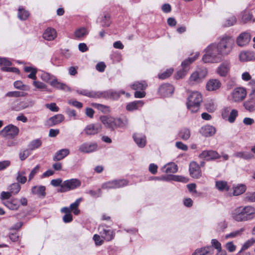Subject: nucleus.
Instances as JSON below:
<instances>
[{
    "instance_id": "1",
    "label": "nucleus",
    "mask_w": 255,
    "mask_h": 255,
    "mask_svg": "<svg viewBox=\"0 0 255 255\" xmlns=\"http://www.w3.org/2000/svg\"><path fill=\"white\" fill-rule=\"evenodd\" d=\"M205 54L202 57L204 63H216L220 62L223 56L220 52L216 43L209 45L205 49Z\"/></svg>"
},
{
    "instance_id": "2",
    "label": "nucleus",
    "mask_w": 255,
    "mask_h": 255,
    "mask_svg": "<svg viewBox=\"0 0 255 255\" xmlns=\"http://www.w3.org/2000/svg\"><path fill=\"white\" fill-rule=\"evenodd\" d=\"M100 120L106 128L111 130H114L118 128H125L128 123L127 118L122 120L120 118H114L107 116L101 117Z\"/></svg>"
},
{
    "instance_id": "3",
    "label": "nucleus",
    "mask_w": 255,
    "mask_h": 255,
    "mask_svg": "<svg viewBox=\"0 0 255 255\" xmlns=\"http://www.w3.org/2000/svg\"><path fill=\"white\" fill-rule=\"evenodd\" d=\"M202 102V96L201 93L197 91L192 92L187 98V108L191 113H197L200 109Z\"/></svg>"
},
{
    "instance_id": "4",
    "label": "nucleus",
    "mask_w": 255,
    "mask_h": 255,
    "mask_svg": "<svg viewBox=\"0 0 255 255\" xmlns=\"http://www.w3.org/2000/svg\"><path fill=\"white\" fill-rule=\"evenodd\" d=\"M234 39L230 36H223L220 38L218 43H216L218 48L223 56L229 54L233 50Z\"/></svg>"
},
{
    "instance_id": "5",
    "label": "nucleus",
    "mask_w": 255,
    "mask_h": 255,
    "mask_svg": "<svg viewBox=\"0 0 255 255\" xmlns=\"http://www.w3.org/2000/svg\"><path fill=\"white\" fill-rule=\"evenodd\" d=\"M208 70L205 67H198L190 75L188 83L191 85H195L201 83L207 76Z\"/></svg>"
},
{
    "instance_id": "6",
    "label": "nucleus",
    "mask_w": 255,
    "mask_h": 255,
    "mask_svg": "<svg viewBox=\"0 0 255 255\" xmlns=\"http://www.w3.org/2000/svg\"><path fill=\"white\" fill-rule=\"evenodd\" d=\"M81 182L78 179L73 178L64 181L61 184V188L58 190L61 193L66 192L70 190H74L81 186Z\"/></svg>"
},
{
    "instance_id": "7",
    "label": "nucleus",
    "mask_w": 255,
    "mask_h": 255,
    "mask_svg": "<svg viewBox=\"0 0 255 255\" xmlns=\"http://www.w3.org/2000/svg\"><path fill=\"white\" fill-rule=\"evenodd\" d=\"M19 131L18 127L10 124L5 127L0 131V134L4 137L13 138L18 135Z\"/></svg>"
},
{
    "instance_id": "8",
    "label": "nucleus",
    "mask_w": 255,
    "mask_h": 255,
    "mask_svg": "<svg viewBox=\"0 0 255 255\" xmlns=\"http://www.w3.org/2000/svg\"><path fill=\"white\" fill-rule=\"evenodd\" d=\"M247 96L246 89L243 87H237L231 93V100L236 103L243 101Z\"/></svg>"
},
{
    "instance_id": "9",
    "label": "nucleus",
    "mask_w": 255,
    "mask_h": 255,
    "mask_svg": "<svg viewBox=\"0 0 255 255\" xmlns=\"http://www.w3.org/2000/svg\"><path fill=\"white\" fill-rule=\"evenodd\" d=\"M102 126L99 124H91L85 127L82 133L86 135H94L101 131Z\"/></svg>"
},
{
    "instance_id": "10",
    "label": "nucleus",
    "mask_w": 255,
    "mask_h": 255,
    "mask_svg": "<svg viewBox=\"0 0 255 255\" xmlns=\"http://www.w3.org/2000/svg\"><path fill=\"white\" fill-rule=\"evenodd\" d=\"M98 147L96 142H84L79 146V150L81 152L89 153L97 150Z\"/></svg>"
},
{
    "instance_id": "11",
    "label": "nucleus",
    "mask_w": 255,
    "mask_h": 255,
    "mask_svg": "<svg viewBox=\"0 0 255 255\" xmlns=\"http://www.w3.org/2000/svg\"><path fill=\"white\" fill-rule=\"evenodd\" d=\"M251 35L247 32L241 33L237 38V44L240 47H244L247 46L251 40Z\"/></svg>"
},
{
    "instance_id": "12",
    "label": "nucleus",
    "mask_w": 255,
    "mask_h": 255,
    "mask_svg": "<svg viewBox=\"0 0 255 255\" xmlns=\"http://www.w3.org/2000/svg\"><path fill=\"white\" fill-rule=\"evenodd\" d=\"M11 65V62L6 58L0 57V66H1V70L6 72H12L18 73L19 70L16 68L8 67Z\"/></svg>"
},
{
    "instance_id": "13",
    "label": "nucleus",
    "mask_w": 255,
    "mask_h": 255,
    "mask_svg": "<svg viewBox=\"0 0 255 255\" xmlns=\"http://www.w3.org/2000/svg\"><path fill=\"white\" fill-rule=\"evenodd\" d=\"M189 172L191 176L194 178H199L202 175L200 167L194 161L191 162L189 165Z\"/></svg>"
},
{
    "instance_id": "14",
    "label": "nucleus",
    "mask_w": 255,
    "mask_h": 255,
    "mask_svg": "<svg viewBox=\"0 0 255 255\" xmlns=\"http://www.w3.org/2000/svg\"><path fill=\"white\" fill-rule=\"evenodd\" d=\"M222 86L220 81L217 79L209 80L206 85V89L209 92L215 91L219 90Z\"/></svg>"
},
{
    "instance_id": "15",
    "label": "nucleus",
    "mask_w": 255,
    "mask_h": 255,
    "mask_svg": "<svg viewBox=\"0 0 255 255\" xmlns=\"http://www.w3.org/2000/svg\"><path fill=\"white\" fill-rule=\"evenodd\" d=\"M174 90V89L171 85L166 83L161 85L159 87L158 89V92L162 96L168 97L172 94Z\"/></svg>"
},
{
    "instance_id": "16",
    "label": "nucleus",
    "mask_w": 255,
    "mask_h": 255,
    "mask_svg": "<svg viewBox=\"0 0 255 255\" xmlns=\"http://www.w3.org/2000/svg\"><path fill=\"white\" fill-rule=\"evenodd\" d=\"M242 210L245 221H251L255 219V208L252 206L242 207Z\"/></svg>"
},
{
    "instance_id": "17",
    "label": "nucleus",
    "mask_w": 255,
    "mask_h": 255,
    "mask_svg": "<svg viewBox=\"0 0 255 255\" xmlns=\"http://www.w3.org/2000/svg\"><path fill=\"white\" fill-rule=\"evenodd\" d=\"M232 219L238 222H246L242 207L235 208L231 213Z\"/></svg>"
},
{
    "instance_id": "18",
    "label": "nucleus",
    "mask_w": 255,
    "mask_h": 255,
    "mask_svg": "<svg viewBox=\"0 0 255 255\" xmlns=\"http://www.w3.org/2000/svg\"><path fill=\"white\" fill-rule=\"evenodd\" d=\"M216 132V128L213 126L207 125L201 128L199 132L205 137H210L214 135Z\"/></svg>"
},
{
    "instance_id": "19",
    "label": "nucleus",
    "mask_w": 255,
    "mask_h": 255,
    "mask_svg": "<svg viewBox=\"0 0 255 255\" xmlns=\"http://www.w3.org/2000/svg\"><path fill=\"white\" fill-rule=\"evenodd\" d=\"M201 158H205L207 160L218 159L220 157L219 153L214 150H204L199 155Z\"/></svg>"
},
{
    "instance_id": "20",
    "label": "nucleus",
    "mask_w": 255,
    "mask_h": 255,
    "mask_svg": "<svg viewBox=\"0 0 255 255\" xmlns=\"http://www.w3.org/2000/svg\"><path fill=\"white\" fill-rule=\"evenodd\" d=\"M230 69V63L225 61L220 65L217 69V73L222 77H225L228 73Z\"/></svg>"
},
{
    "instance_id": "21",
    "label": "nucleus",
    "mask_w": 255,
    "mask_h": 255,
    "mask_svg": "<svg viewBox=\"0 0 255 255\" xmlns=\"http://www.w3.org/2000/svg\"><path fill=\"white\" fill-rule=\"evenodd\" d=\"M213 248L211 246H207L196 250L192 255H213Z\"/></svg>"
},
{
    "instance_id": "22",
    "label": "nucleus",
    "mask_w": 255,
    "mask_h": 255,
    "mask_svg": "<svg viewBox=\"0 0 255 255\" xmlns=\"http://www.w3.org/2000/svg\"><path fill=\"white\" fill-rule=\"evenodd\" d=\"M76 92L80 95H82L90 98H101L102 96V93L99 92L90 91L87 90H77Z\"/></svg>"
},
{
    "instance_id": "23",
    "label": "nucleus",
    "mask_w": 255,
    "mask_h": 255,
    "mask_svg": "<svg viewBox=\"0 0 255 255\" xmlns=\"http://www.w3.org/2000/svg\"><path fill=\"white\" fill-rule=\"evenodd\" d=\"M100 233L102 238H104L107 241H111L113 238V231L110 229H106L103 226H100L99 228Z\"/></svg>"
},
{
    "instance_id": "24",
    "label": "nucleus",
    "mask_w": 255,
    "mask_h": 255,
    "mask_svg": "<svg viewBox=\"0 0 255 255\" xmlns=\"http://www.w3.org/2000/svg\"><path fill=\"white\" fill-rule=\"evenodd\" d=\"M64 119L63 115L57 114L49 118L47 121V124L50 127L54 126L62 123Z\"/></svg>"
},
{
    "instance_id": "25",
    "label": "nucleus",
    "mask_w": 255,
    "mask_h": 255,
    "mask_svg": "<svg viewBox=\"0 0 255 255\" xmlns=\"http://www.w3.org/2000/svg\"><path fill=\"white\" fill-rule=\"evenodd\" d=\"M57 35L56 30L52 28H47L43 34V38L48 41L54 40Z\"/></svg>"
},
{
    "instance_id": "26",
    "label": "nucleus",
    "mask_w": 255,
    "mask_h": 255,
    "mask_svg": "<svg viewBox=\"0 0 255 255\" xmlns=\"http://www.w3.org/2000/svg\"><path fill=\"white\" fill-rule=\"evenodd\" d=\"M144 104V102L142 100L135 101L127 104L126 109L128 111H133L138 110L141 108Z\"/></svg>"
},
{
    "instance_id": "27",
    "label": "nucleus",
    "mask_w": 255,
    "mask_h": 255,
    "mask_svg": "<svg viewBox=\"0 0 255 255\" xmlns=\"http://www.w3.org/2000/svg\"><path fill=\"white\" fill-rule=\"evenodd\" d=\"M133 138L139 147H143L146 144V137L145 136L139 133H134L133 135Z\"/></svg>"
},
{
    "instance_id": "28",
    "label": "nucleus",
    "mask_w": 255,
    "mask_h": 255,
    "mask_svg": "<svg viewBox=\"0 0 255 255\" xmlns=\"http://www.w3.org/2000/svg\"><path fill=\"white\" fill-rule=\"evenodd\" d=\"M51 86L55 87L58 89L65 90L66 91H70V88L66 84L58 82L56 78L52 79L50 82Z\"/></svg>"
},
{
    "instance_id": "29",
    "label": "nucleus",
    "mask_w": 255,
    "mask_h": 255,
    "mask_svg": "<svg viewBox=\"0 0 255 255\" xmlns=\"http://www.w3.org/2000/svg\"><path fill=\"white\" fill-rule=\"evenodd\" d=\"M161 169L166 173H175L178 170V167L174 163L171 162L165 165Z\"/></svg>"
},
{
    "instance_id": "30",
    "label": "nucleus",
    "mask_w": 255,
    "mask_h": 255,
    "mask_svg": "<svg viewBox=\"0 0 255 255\" xmlns=\"http://www.w3.org/2000/svg\"><path fill=\"white\" fill-rule=\"evenodd\" d=\"M69 150L67 148H63L56 152L53 157L54 161H59L63 159L69 154Z\"/></svg>"
},
{
    "instance_id": "31",
    "label": "nucleus",
    "mask_w": 255,
    "mask_h": 255,
    "mask_svg": "<svg viewBox=\"0 0 255 255\" xmlns=\"http://www.w3.org/2000/svg\"><path fill=\"white\" fill-rule=\"evenodd\" d=\"M31 192L33 194L43 197L46 194L45 187L44 186H34L31 189Z\"/></svg>"
},
{
    "instance_id": "32",
    "label": "nucleus",
    "mask_w": 255,
    "mask_h": 255,
    "mask_svg": "<svg viewBox=\"0 0 255 255\" xmlns=\"http://www.w3.org/2000/svg\"><path fill=\"white\" fill-rule=\"evenodd\" d=\"M29 16V12L28 10L20 6L18 9L17 17L21 20H26Z\"/></svg>"
},
{
    "instance_id": "33",
    "label": "nucleus",
    "mask_w": 255,
    "mask_h": 255,
    "mask_svg": "<svg viewBox=\"0 0 255 255\" xmlns=\"http://www.w3.org/2000/svg\"><path fill=\"white\" fill-rule=\"evenodd\" d=\"M42 145V140L40 138H36L31 140L28 144V148L30 151L39 148Z\"/></svg>"
},
{
    "instance_id": "34",
    "label": "nucleus",
    "mask_w": 255,
    "mask_h": 255,
    "mask_svg": "<svg viewBox=\"0 0 255 255\" xmlns=\"http://www.w3.org/2000/svg\"><path fill=\"white\" fill-rule=\"evenodd\" d=\"M199 56V53H195L194 57H189L183 61L181 63V66L183 69H187L188 67L193 63Z\"/></svg>"
},
{
    "instance_id": "35",
    "label": "nucleus",
    "mask_w": 255,
    "mask_h": 255,
    "mask_svg": "<svg viewBox=\"0 0 255 255\" xmlns=\"http://www.w3.org/2000/svg\"><path fill=\"white\" fill-rule=\"evenodd\" d=\"M234 156L241 158L245 160H249L254 157V155L248 151L237 152L234 154Z\"/></svg>"
},
{
    "instance_id": "36",
    "label": "nucleus",
    "mask_w": 255,
    "mask_h": 255,
    "mask_svg": "<svg viewBox=\"0 0 255 255\" xmlns=\"http://www.w3.org/2000/svg\"><path fill=\"white\" fill-rule=\"evenodd\" d=\"M3 204L8 209L12 210H16L19 207V204L17 200L13 199L11 201H5Z\"/></svg>"
},
{
    "instance_id": "37",
    "label": "nucleus",
    "mask_w": 255,
    "mask_h": 255,
    "mask_svg": "<svg viewBox=\"0 0 255 255\" xmlns=\"http://www.w3.org/2000/svg\"><path fill=\"white\" fill-rule=\"evenodd\" d=\"M191 136V131L188 128H183L179 132V136L184 140H187Z\"/></svg>"
},
{
    "instance_id": "38",
    "label": "nucleus",
    "mask_w": 255,
    "mask_h": 255,
    "mask_svg": "<svg viewBox=\"0 0 255 255\" xmlns=\"http://www.w3.org/2000/svg\"><path fill=\"white\" fill-rule=\"evenodd\" d=\"M147 86V84L145 81L135 82L131 85V88L135 91L144 90Z\"/></svg>"
},
{
    "instance_id": "39",
    "label": "nucleus",
    "mask_w": 255,
    "mask_h": 255,
    "mask_svg": "<svg viewBox=\"0 0 255 255\" xmlns=\"http://www.w3.org/2000/svg\"><path fill=\"white\" fill-rule=\"evenodd\" d=\"M228 223L225 219L219 221L216 225V230L218 232H223L227 228Z\"/></svg>"
},
{
    "instance_id": "40",
    "label": "nucleus",
    "mask_w": 255,
    "mask_h": 255,
    "mask_svg": "<svg viewBox=\"0 0 255 255\" xmlns=\"http://www.w3.org/2000/svg\"><path fill=\"white\" fill-rule=\"evenodd\" d=\"M216 188L221 191H228L229 187L228 185L227 182L225 181H217L216 182Z\"/></svg>"
},
{
    "instance_id": "41",
    "label": "nucleus",
    "mask_w": 255,
    "mask_h": 255,
    "mask_svg": "<svg viewBox=\"0 0 255 255\" xmlns=\"http://www.w3.org/2000/svg\"><path fill=\"white\" fill-rule=\"evenodd\" d=\"M88 30L84 27H81L75 31L74 35L76 38L80 39L85 37L88 34Z\"/></svg>"
},
{
    "instance_id": "42",
    "label": "nucleus",
    "mask_w": 255,
    "mask_h": 255,
    "mask_svg": "<svg viewBox=\"0 0 255 255\" xmlns=\"http://www.w3.org/2000/svg\"><path fill=\"white\" fill-rule=\"evenodd\" d=\"M245 231V229L244 228H242L239 230L234 231L230 234H227L226 235V239L229 238H234L237 237H240L242 235L243 233Z\"/></svg>"
},
{
    "instance_id": "43",
    "label": "nucleus",
    "mask_w": 255,
    "mask_h": 255,
    "mask_svg": "<svg viewBox=\"0 0 255 255\" xmlns=\"http://www.w3.org/2000/svg\"><path fill=\"white\" fill-rule=\"evenodd\" d=\"M244 106L247 111L250 112L255 111V102L250 100L249 99L244 102Z\"/></svg>"
},
{
    "instance_id": "44",
    "label": "nucleus",
    "mask_w": 255,
    "mask_h": 255,
    "mask_svg": "<svg viewBox=\"0 0 255 255\" xmlns=\"http://www.w3.org/2000/svg\"><path fill=\"white\" fill-rule=\"evenodd\" d=\"M246 190V186L244 184H240L235 187L233 194L235 196H238L244 193Z\"/></svg>"
},
{
    "instance_id": "45",
    "label": "nucleus",
    "mask_w": 255,
    "mask_h": 255,
    "mask_svg": "<svg viewBox=\"0 0 255 255\" xmlns=\"http://www.w3.org/2000/svg\"><path fill=\"white\" fill-rule=\"evenodd\" d=\"M100 18L101 19L100 22L102 26L108 27L110 26L111 22L110 20V16L109 14L105 13L104 15H102Z\"/></svg>"
},
{
    "instance_id": "46",
    "label": "nucleus",
    "mask_w": 255,
    "mask_h": 255,
    "mask_svg": "<svg viewBox=\"0 0 255 255\" xmlns=\"http://www.w3.org/2000/svg\"><path fill=\"white\" fill-rule=\"evenodd\" d=\"M255 243V239L251 238L247 240L242 246L241 251L239 253H241L243 251H245L253 245Z\"/></svg>"
},
{
    "instance_id": "47",
    "label": "nucleus",
    "mask_w": 255,
    "mask_h": 255,
    "mask_svg": "<svg viewBox=\"0 0 255 255\" xmlns=\"http://www.w3.org/2000/svg\"><path fill=\"white\" fill-rule=\"evenodd\" d=\"M102 97H108L114 99H116L119 98L120 94L119 92L113 91H109L107 93H102Z\"/></svg>"
},
{
    "instance_id": "48",
    "label": "nucleus",
    "mask_w": 255,
    "mask_h": 255,
    "mask_svg": "<svg viewBox=\"0 0 255 255\" xmlns=\"http://www.w3.org/2000/svg\"><path fill=\"white\" fill-rule=\"evenodd\" d=\"M21 188L20 185L18 183H14L9 186V191L13 194H16L19 192Z\"/></svg>"
},
{
    "instance_id": "49",
    "label": "nucleus",
    "mask_w": 255,
    "mask_h": 255,
    "mask_svg": "<svg viewBox=\"0 0 255 255\" xmlns=\"http://www.w3.org/2000/svg\"><path fill=\"white\" fill-rule=\"evenodd\" d=\"M114 181L116 189L125 187L128 184V181L126 179H118Z\"/></svg>"
},
{
    "instance_id": "50",
    "label": "nucleus",
    "mask_w": 255,
    "mask_h": 255,
    "mask_svg": "<svg viewBox=\"0 0 255 255\" xmlns=\"http://www.w3.org/2000/svg\"><path fill=\"white\" fill-rule=\"evenodd\" d=\"M169 177V180H171L173 181L182 182L184 183H186L188 181V180L187 178L183 177L182 176L171 175H170Z\"/></svg>"
},
{
    "instance_id": "51",
    "label": "nucleus",
    "mask_w": 255,
    "mask_h": 255,
    "mask_svg": "<svg viewBox=\"0 0 255 255\" xmlns=\"http://www.w3.org/2000/svg\"><path fill=\"white\" fill-rule=\"evenodd\" d=\"M14 87L17 89L27 91L29 90V87L24 85L21 81H16L13 83Z\"/></svg>"
},
{
    "instance_id": "52",
    "label": "nucleus",
    "mask_w": 255,
    "mask_h": 255,
    "mask_svg": "<svg viewBox=\"0 0 255 255\" xmlns=\"http://www.w3.org/2000/svg\"><path fill=\"white\" fill-rule=\"evenodd\" d=\"M173 69L172 68H170L169 69H167L165 71L163 72L162 73L159 74L158 75V77L159 79L163 80L168 78L173 73Z\"/></svg>"
},
{
    "instance_id": "53",
    "label": "nucleus",
    "mask_w": 255,
    "mask_h": 255,
    "mask_svg": "<svg viewBox=\"0 0 255 255\" xmlns=\"http://www.w3.org/2000/svg\"><path fill=\"white\" fill-rule=\"evenodd\" d=\"M245 200L249 202H255V192H248L245 194Z\"/></svg>"
},
{
    "instance_id": "54",
    "label": "nucleus",
    "mask_w": 255,
    "mask_h": 255,
    "mask_svg": "<svg viewBox=\"0 0 255 255\" xmlns=\"http://www.w3.org/2000/svg\"><path fill=\"white\" fill-rule=\"evenodd\" d=\"M55 77L50 75L49 73L47 72H43L41 75V79L46 82H49L50 83V82L52 80V79L55 78Z\"/></svg>"
},
{
    "instance_id": "55",
    "label": "nucleus",
    "mask_w": 255,
    "mask_h": 255,
    "mask_svg": "<svg viewBox=\"0 0 255 255\" xmlns=\"http://www.w3.org/2000/svg\"><path fill=\"white\" fill-rule=\"evenodd\" d=\"M25 95V93L23 92H19V91H13V92H9L6 93V96L9 97H23Z\"/></svg>"
},
{
    "instance_id": "56",
    "label": "nucleus",
    "mask_w": 255,
    "mask_h": 255,
    "mask_svg": "<svg viewBox=\"0 0 255 255\" xmlns=\"http://www.w3.org/2000/svg\"><path fill=\"white\" fill-rule=\"evenodd\" d=\"M33 85L37 88L42 91H47V86L42 82L38 81H34L33 82Z\"/></svg>"
},
{
    "instance_id": "57",
    "label": "nucleus",
    "mask_w": 255,
    "mask_h": 255,
    "mask_svg": "<svg viewBox=\"0 0 255 255\" xmlns=\"http://www.w3.org/2000/svg\"><path fill=\"white\" fill-rule=\"evenodd\" d=\"M238 112L237 110L234 109L231 110L229 117L227 119L228 121L231 123H234L238 116Z\"/></svg>"
},
{
    "instance_id": "58",
    "label": "nucleus",
    "mask_w": 255,
    "mask_h": 255,
    "mask_svg": "<svg viewBox=\"0 0 255 255\" xmlns=\"http://www.w3.org/2000/svg\"><path fill=\"white\" fill-rule=\"evenodd\" d=\"M115 181L112 180L103 183L102 185V188L103 189H116Z\"/></svg>"
},
{
    "instance_id": "59",
    "label": "nucleus",
    "mask_w": 255,
    "mask_h": 255,
    "mask_svg": "<svg viewBox=\"0 0 255 255\" xmlns=\"http://www.w3.org/2000/svg\"><path fill=\"white\" fill-rule=\"evenodd\" d=\"M30 154V150L28 148L25 149L19 153V158L21 160H24L28 157Z\"/></svg>"
},
{
    "instance_id": "60",
    "label": "nucleus",
    "mask_w": 255,
    "mask_h": 255,
    "mask_svg": "<svg viewBox=\"0 0 255 255\" xmlns=\"http://www.w3.org/2000/svg\"><path fill=\"white\" fill-rule=\"evenodd\" d=\"M211 247H212L213 248L214 247L216 249H217L218 250V252L224 251L222 250L221 244L216 239H212L211 240Z\"/></svg>"
},
{
    "instance_id": "61",
    "label": "nucleus",
    "mask_w": 255,
    "mask_h": 255,
    "mask_svg": "<svg viewBox=\"0 0 255 255\" xmlns=\"http://www.w3.org/2000/svg\"><path fill=\"white\" fill-rule=\"evenodd\" d=\"M230 107H225L222 111V117L224 119H227L231 112Z\"/></svg>"
},
{
    "instance_id": "62",
    "label": "nucleus",
    "mask_w": 255,
    "mask_h": 255,
    "mask_svg": "<svg viewBox=\"0 0 255 255\" xmlns=\"http://www.w3.org/2000/svg\"><path fill=\"white\" fill-rule=\"evenodd\" d=\"M251 54L249 52H243L240 54V59L242 61H247L250 60L249 56Z\"/></svg>"
},
{
    "instance_id": "63",
    "label": "nucleus",
    "mask_w": 255,
    "mask_h": 255,
    "mask_svg": "<svg viewBox=\"0 0 255 255\" xmlns=\"http://www.w3.org/2000/svg\"><path fill=\"white\" fill-rule=\"evenodd\" d=\"M236 23V18L235 16H232L227 19L224 23L225 26H231Z\"/></svg>"
},
{
    "instance_id": "64",
    "label": "nucleus",
    "mask_w": 255,
    "mask_h": 255,
    "mask_svg": "<svg viewBox=\"0 0 255 255\" xmlns=\"http://www.w3.org/2000/svg\"><path fill=\"white\" fill-rule=\"evenodd\" d=\"M40 168L39 165H36L31 171L29 175L28 181H30L34 176L37 173Z\"/></svg>"
}]
</instances>
